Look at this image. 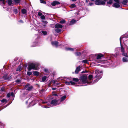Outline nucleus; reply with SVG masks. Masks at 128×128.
Returning <instances> with one entry per match:
<instances>
[{
	"instance_id": "nucleus-1",
	"label": "nucleus",
	"mask_w": 128,
	"mask_h": 128,
	"mask_svg": "<svg viewBox=\"0 0 128 128\" xmlns=\"http://www.w3.org/2000/svg\"><path fill=\"white\" fill-rule=\"evenodd\" d=\"M87 77L86 76L82 75L80 78L79 80L84 84L88 83V82L87 80Z\"/></svg>"
},
{
	"instance_id": "nucleus-2",
	"label": "nucleus",
	"mask_w": 128,
	"mask_h": 128,
	"mask_svg": "<svg viewBox=\"0 0 128 128\" xmlns=\"http://www.w3.org/2000/svg\"><path fill=\"white\" fill-rule=\"evenodd\" d=\"M36 65L35 64L31 63L28 66V69L29 71H30L32 69L37 70V69L35 68Z\"/></svg>"
},
{
	"instance_id": "nucleus-3",
	"label": "nucleus",
	"mask_w": 128,
	"mask_h": 128,
	"mask_svg": "<svg viewBox=\"0 0 128 128\" xmlns=\"http://www.w3.org/2000/svg\"><path fill=\"white\" fill-rule=\"evenodd\" d=\"M91 1H94L95 0H90ZM94 3L96 5H104L106 4V3L104 1L101 0H96L94 2Z\"/></svg>"
},
{
	"instance_id": "nucleus-4",
	"label": "nucleus",
	"mask_w": 128,
	"mask_h": 128,
	"mask_svg": "<svg viewBox=\"0 0 128 128\" xmlns=\"http://www.w3.org/2000/svg\"><path fill=\"white\" fill-rule=\"evenodd\" d=\"M2 78L4 80H10L12 78V76H8V74H4L2 77Z\"/></svg>"
},
{
	"instance_id": "nucleus-5",
	"label": "nucleus",
	"mask_w": 128,
	"mask_h": 128,
	"mask_svg": "<svg viewBox=\"0 0 128 128\" xmlns=\"http://www.w3.org/2000/svg\"><path fill=\"white\" fill-rule=\"evenodd\" d=\"M58 100L56 99L53 100H51L50 104L54 106H56L59 105L60 103H58Z\"/></svg>"
},
{
	"instance_id": "nucleus-6",
	"label": "nucleus",
	"mask_w": 128,
	"mask_h": 128,
	"mask_svg": "<svg viewBox=\"0 0 128 128\" xmlns=\"http://www.w3.org/2000/svg\"><path fill=\"white\" fill-rule=\"evenodd\" d=\"M30 84H27L25 86V87L26 88L28 91H30L33 88V87L32 86H29Z\"/></svg>"
},
{
	"instance_id": "nucleus-7",
	"label": "nucleus",
	"mask_w": 128,
	"mask_h": 128,
	"mask_svg": "<svg viewBox=\"0 0 128 128\" xmlns=\"http://www.w3.org/2000/svg\"><path fill=\"white\" fill-rule=\"evenodd\" d=\"M60 4V3L57 0L54 1L51 4V5L53 6H55L56 5H58Z\"/></svg>"
},
{
	"instance_id": "nucleus-8",
	"label": "nucleus",
	"mask_w": 128,
	"mask_h": 128,
	"mask_svg": "<svg viewBox=\"0 0 128 128\" xmlns=\"http://www.w3.org/2000/svg\"><path fill=\"white\" fill-rule=\"evenodd\" d=\"M51 44L52 46H55L56 47H57L58 46V42L56 41H52L51 42Z\"/></svg>"
},
{
	"instance_id": "nucleus-9",
	"label": "nucleus",
	"mask_w": 128,
	"mask_h": 128,
	"mask_svg": "<svg viewBox=\"0 0 128 128\" xmlns=\"http://www.w3.org/2000/svg\"><path fill=\"white\" fill-rule=\"evenodd\" d=\"M80 70V67L79 66L76 68L75 71V73L76 74H78Z\"/></svg>"
},
{
	"instance_id": "nucleus-10",
	"label": "nucleus",
	"mask_w": 128,
	"mask_h": 128,
	"mask_svg": "<svg viewBox=\"0 0 128 128\" xmlns=\"http://www.w3.org/2000/svg\"><path fill=\"white\" fill-rule=\"evenodd\" d=\"M112 6L115 8H118L120 7V5L118 3H114L112 5Z\"/></svg>"
},
{
	"instance_id": "nucleus-11",
	"label": "nucleus",
	"mask_w": 128,
	"mask_h": 128,
	"mask_svg": "<svg viewBox=\"0 0 128 128\" xmlns=\"http://www.w3.org/2000/svg\"><path fill=\"white\" fill-rule=\"evenodd\" d=\"M62 27L63 26L62 25L58 24H56L55 26V28H62Z\"/></svg>"
},
{
	"instance_id": "nucleus-12",
	"label": "nucleus",
	"mask_w": 128,
	"mask_h": 128,
	"mask_svg": "<svg viewBox=\"0 0 128 128\" xmlns=\"http://www.w3.org/2000/svg\"><path fill=\"white\" fill-rule=\"evenodd\" d=\"M102 57H104V56L102 54L100 53L98 54L96 57V58L98 59H101V58Z\"/></svg>"
},
{
	"instance_id": "nucleus-13",
	"label": "nucleus",
	"mask_w": 128,
	"mask_h": 128,
	"mask_svg": "<svg viewBox=\"0 0 128 128\" xmlns=\"http://www.w3.org/2000/svg\"><path fill=\"white\" fill-rule=\"evenodd\" d=\"M120 49H121V52L122 53H124V47L122 46L121 44H120Z\"/></svg>"
},
{
	"instance_id": "nucleus-14",
	"label": "nucleus",
	"mask_w": 128,
	"mask_h": 128,
	"mask_svg": "<svg viewBox=\"0 0 128 128\" xmlns=\"http://www.w3.org/2000/svg\"><path fill=\"white\" fill-rule=\"evenodd\" d=\"M76 21L74 19H72L71 21L70 22V25H72L75 23Z\"/></svg>"
},
{
	"instance_id": "nucleus-15",
	"label": "nucleus",
	"mask_w": 128,
	"mask_h": 128,
	"mask_svg": "<svg viewBox=\"0 0 128 128\" xmlns=\"http://www.w3.org/2000/svg\"><path fill=\"white\" fill-rule=\"evenodd\" d=\"M33 73L34 76H38L40 74L39 72L37 71H34Z\"/></svg>"
},
{
	"instance_id": "nucleus-16",
	"label": "nucleus",
	"mask_w": 128,
	"mask_h": 128,
	"mask_svg": "<svg viewBox=\"0 0 128 128\" xmlns=\"http://www.w3.org/2000/svg\"><path fill=\"white\" fill-rule=\"evenodd\" d=\"M21 12L23 14H26L27 13V10L24 8H23L21 10Z\"/></svg>"
},
{
	"instance_id": "nucleus-17",
	"label": "nucleus",
	"mask_w": 128,
	"mask_h": 128,
	"mask_svg": "<svg viewBox=\"0 0 128 128\" xmlns=\"http://www.w3.org/2000/svg\"><path fill=\"white\" fill-rule=\"evenodd\" d=\"M66 98V95H64L62 97L60 98V102H62L64 101L65 99Z\"/></svg>"
},
{
	"instance_id": "nucleus-18",
	"label": "nucleus",
	"mask_w": 128,
	"mask_h": 128,
	"mask_svg": "<svg viewBox=\"0 0 128 128\" xmlns=\"http://www.w3.org/2000/svg\"><path fill=\"white\" fill-rule=\"evenodd\" d=\"M22 70V68H21L20 66L19 65L16 68V71H20Z\"/></svg>"
},
{
	"instance_id": "nucleus-19",
	"label": "nucleus",
	"mask_w": 128,
	"mask_h": 128,
	"mask_svg": "<svg viewBox=\"0 0 128 128\" xmlns=\"http://www.w3.org/2000/svg\"><path fill=\"white\" fill-rule=\"evenodd\" d=\"M128 2V0H123L122 2V4L123 5H126V4Z\"/></svg>"
},
{
	"instance_id": "nucleus-20",
	"label": "nucleus",
	"mask_w": 128,
	"mask_h": 128,
	"mask_svg": "<svg viewBox=\"0 0 128 128\" xmlns=\"http://www.w3.org/2000/svg\"><path fill=\"white\" fill-rule=\"evenodd\" d=\"M54 30L55 31L58 33L62 31V30L61 29L58 28L54 29Z\"/></svg>"
},
{
	"instance_id": "nucleus-21",
	"label": "nucleus",
	"mask_w": 128,
	"mask_h": 128,
	"mask_svg": "<svg viewBox=\"0 0 128 128\" xmlns=\"http://www.w3.org/2000/svg\"><path fill=\"white\" fill-rule=\"evenodd\" d=\"M47 77L46 76H44L42 78V82H44L46 80Z\"/></svg>"
},
{
	"instance_id": "nucleus-22",
	"label": "nucleus",
	"mask_w": 128,
	"mask_h": 128,
	"mask_svg": "<svg viewBox=\"0 0 128 128\" xmlns=\"http://www.w3.org/2000/svg\"><path fill=\"white\" fill-rule=\"evenodd\" d=\"M72 79L73 81L76 82H78L79 80V79L78 78H73Z\"/></svg>"
},
{
	"instance_id": "nucleus-23",
	"label": "nucleus",
	"mask_w": 128,
	"mask_h": 128,
	"mask_svg": "<svg viewBox=\"0 0 128 128\" xmlns=\"http://www.w3.org/2000/svg\"><path fill=\"white\" fill-rule=\"evenodd\" d=\"M122 61L123 62H128V58L126 57H124L122 58Z\"/></svg>"
},
{
	"instance_id": "nucleus-24",
	"label": "nucleus",
	"mask_w": 128,
	"mask_h": 128,
	"mask_svg": "<svg viewBox=\"0 0 128 128\" xmlns=\"http://www.w3.org/2000/svg\"><path fill=\"white\" fill-rule=\"evenodd\" d=\"M8 4L10 5L11 6L12 4V0H8Z\"/></svg>"
},
{
	"instance_id": "nucleus-25",
	"label": "nucleus",
	"mask_w": 128,
	"mask_h": 128,
	"mask_svg": "<svg viewBox=\"0 0 128 128\" xmlns=\"http://www.w3.org/2000/svg\"><path fill=\"white\" fill-rule=\"evenodd\" d=\"M66 49L67 50H70L71 51H73L74 50V49L73 48H66Z\"/></svg>"
},
{
	"instance_id": "nucleus-26",
	"label": "nucleus",
	"mask_w": 128,
	"mask_h": 128,
	"mask_svg": "<svg viewBox=\"0 0 128 128\" xmlns=\"http://www.w3.org/2000/svg\"><path fill=\"white\" fill-rule=\"evenodd\" d=\"M66 22V21L64 19H62L60 22V23L61 24H64Z\"/></svg>"
},
{
	"instance_id": "nucleus-27",
	"label": "nucleus",
	"mask_w": 128,
	"mask_h": 128,
	"mask_svg": "<svg viewBox=\"0 0 128 128\" xmlns=\"http://www.w3.org/2000/svg\"><path fill=\"white\" fill-rule=\"evenodd\" d=\"M14 2L17 4H18L20 3L21 0H14Z\"/></svg>"
},
{
	"instance_id": "nucleus-28",
	"label": "nucleus",
	"mask_w": 128,
	"mask_h": 128,
	"mask_svg": "<svg viewBox=\"0 0 128 128\" xmlns=\"http://www.w3.org/2000/svg\"><path fill=\"white\" fill-rule=\"evenodd\" d=\"M13 11L15 14H16L18 12V10L16 8H14V9Z\"/></svg>"
},
{
	"instance_id": "nucleus-29",
	"label": "nucleus",
	"mask_w": 128,
	"mask_h": 128,
	"mask_svg": "<svg viewBox=\"0 0 128 128\" xmlns=\"http://www.w3.org/2000/svg\"><path fill=\"white\" fill-rule=\"evenodd\" d=\"M93 77V76L92 74L89 75L88 76V79L90 80H91L92 79V78Z\"/></svg>"
},
{
	"instance_id": "nucleus-30",
	"label": "nucleus",
	"mask_w": 128,
	"mask_h": 128,
	"mask_svg": "<svg viewBox=\"0 0 128 128\" xmlns=\"http://www.w3.org/2000/svg\"><path fill=\"white\" fill-rule=\"evenodd\" d=\"M41 32L44 35H46L47 34V32L46 31H42Z\"/></svg>"
},
{
	"instance_id": "nucleus-31",
	"label": "nucleus",
	"mask_w": 128,
	"mask_h": 128,
	"mask_svg": "<svg viewBox=\"0 0 128 128\" xmlns=\"http://www.w3.org/2000/svg\"><path fill=\"white\" fill-rule=\"evenodd\" d=\"M76 6V5L74 4H71L70 6V7L71 8H73L75 7Z\"/></svg>"
},
{
	"instance_id": "nucleus-32",
	"label": "nucleus",
	"mask_w": 128,
	"mask_h": 128,
	"mask_svg": "<svg viewBox=\"0 0 128 128\" xmlns=\"http://www.w3.org/2000/svg\"><path fill=\"white\" fill-rule=\"evenodd\" d=\"M94 77L96 78H101V76L100 75H98V74H97Z\"/></svg>"
},
{
	"instance_id": "nucleus-33",
	"label": "nucleus",
	"mask_w": 128,
	"mask_h": 128,
	"mask_svg": "<svg viewBox=\"0 0 128 128\" xmlns=\"http://www.w3.org/2000/svg\"><path fill=\"white\" fill-rule=\"evenodd\" d=\"M1 102L2 103H4L5 102L6 103L7 102V100L6 99L4 98L1 100Z\"/></svg>"
},
{
	"instance_id": "nucleus-34",
	"label": "nucleus",
	"mask_w": 128,
	"mask_h": 128,
	"mask_svg": "<svg viewBox=\"0 0 128 128\" xmlns=\"http://www.w3.org/2000/svg\"><path fill=\"white\" fill-rule=\"evenodd\" d=\"M82 62L84 63L85 64H88V60H82Z\"/></svg>"
},
{
	"instance_id": "nucleus-35",
	"label": "nucleus",
	"mask_w": 128,
	"mask_h": 128,
	"mask_svg": "<svg viewBox=\"0 0 128 128\" xmlns=\"http://www.w3.org/2000/svg\"><path fill=\"white\" fill-rule=\"evenodd\" d=\"M76 55V56H80L81 55V53L80 52H77L75 53Z\"/></svg>"
},
{
	"instance_id": "nucleus-36",
	"label": "nucleus",
	"mask_w": 128,
	"mask_h": 128,
	"mask_svg": "<svg viewBox=\"0 0 128 128\" xmlns=\"http://www.w3.org/2000/svg\"><path fill=\"white\" fill-rule=\"evenodd\" d=\"M112 3V1H111L109 0V1L107 2V4H108L111 5Z\"/></svg>"
},
{
	"instance_id": "nucleus-37",
	"label": "nucleus",
	"mask_w": 128,
	"mask_h": 128,
	"mask_svg": "<svg viewBox=\"0 0 128 128\" xmlns=\"http://www.w3.org/2000/svg\"><path fill=\"white\" fill-rule=\"evenodd\" d=\"M122 55L128 58V56L127 55V54L125 53L124 52V53H122Z\"/></svg>"
},
{
	"instance_id": "nucleus-38",
	"label": "nucleus",
	"mask_w": 128,
	"mask_h": 128,
	"mask_svg": "<svg viewBox=\"0 0 128 128\" xmlns=\"http://www.w3.org/2000/svg\"><path fill=\"white\" fill-rule=\"evenodd\" d=\"M52 94L53 96H57L58 95L56 93V92H52Z\"/></svg>"
},
{
	"instance_id": "nucleus-39",
	"label": "nucleus",
	"mask_w": 128,
	"mask_h": 128,
	"mask_svg": "<svg viewBox=\"0 0 128 128\" xmlns=\"http://www.w3.org/2000/svg\"><path fill=\"white\" fill-rule=\"evenodd\" d=\"M40 2L41 3L46 4V1L44 0H40Z\"/></svg>"
},
{
	"instance_id": "nucleus-40",
	"label": "nucleus",
	"mask_w": 128,
	"mask_h": 128,
	"mask_svg": "<svg viewBox=\"0 0 128 128\" xmlns=\"http://www.w3.org/2000/svg\"><path fill=\"white\" fill-rule=\"evenodd\" d=\"M32 74V72H27V74L28 76H30Z\"/></svg>"
},
{
	"instance_id": "nucleus-41",
	"label": "nucleus",
	"mask_w": 128,
	"mask_h": 128,
	"mask_svg": "<svg viewBox=\"0 0 128 128\" xmlns=\"http://www.w3.org/2000/svg\"><path fill=\"white\" fill-rule=\"evenodd\" d=\"M70 83L71 84V85H74L76 84V83L75 82L71 81H70Z\"/></svg>"
},
{
	"instance_id": "nucleus-42",
	"label": "nucleus",
	"mask_w": 128,
	"mask_h": 128,
	"mask_svg": "<svg viewBox=\"0 0 128 128\" xmlns=\"http://www.w3.org/2000/svg\"><path fill=\"white\" fill-rule=\"evenodd\" d=\"M42 22L43 24H46L48 23V22L47 21L44 20H42Z\"/></svg>"
},
{
	"instance_id": "nucleus-43",
	"label": "nucleus",
	"mask_w": 128,
	"mask_h": 128,
	"mask_svg": "<svg viewBox=\"0 0 128 128\" xmlns=\"http://www.w3.org/2000/svg\"><path fill=\"white\" fill-rule=\"evenodd\" d=\"M21 80H19V79H17L16 80V81L15 82L17 83H18L19 82H21Z\"/></svg>"
},
{
	"instance_id": "nucleus-44",
	"label": "nucleus",
	"mask_w": 128,
	"mask_h": 128,
	"mask_svg": "<svg viewBox=\"0 0 128 128\" xmlns=\"http://www.w3.org/2000/svg\"><path fill=\"white\" fill-rule=\"evenodd\" d=\"M40 18L44 20L45 19V16L44 15H42L40 16Z\"/></svg>"
},
{
	"instance_id": "nucleus-45",
	"label": "nucleus",
	"mask_w": 128,
	"mask_h": 128,
	"mask_svg": "<svg viewBox=\"0 0 128 128\" xmlns=\"http://www.w3.org/2000/svg\"><path fill=\"white\" fill-rule=\"evenodd\" d=\"M65 83L66 85H70V82H68L67 81H66L65 82Z\"/></svg>"
},
{
	"instance_id": "nucleus-46",
	"label": "nucleus",
	"mask_w": 128,
	"mask_h": 128,
	"mask_svg": "<svg viewBox=\"0 0 128 128\" xmlns=\"http://www.w3.org/2000/svg\"><path fill=\"white\" fill-rule=\"evenodd\" d=\"M44 71L45 72H46V73L48 72V69L46 68L44 69Z\"/></svg>"
},
{
	"instance_id": "nucleus-47",
	"label": "nucleus",
	"mask_w": 128,
	"mask_h": 128,
	"mask_svg": "<svg viewBox=\"0 0 128 128\" xmlns=\"http://www.w3.org/2000/svg\"><path fill=\"white\" fill-rule=\"evenodd\" d=\"M11 95L10 94V93H8L7 95V96L8 98H9L10 96Z\"/></svg>"
},
{
	"instance_id": "nucleus-48",
	"label": "nucleus",
	"mask_w": 128,
	"mask_h": 128,
	"mask_svg": "<svg viewBox=\"0 0 128 128\" xmlns=\"http://www.w3.org/2000/svg\"><path fill=\"white\" fill-rule=\"evenodd\" d=\"M38 14L39 16H41L42 15V13L40 12H39L38 13Z\"/></svg>"
},
{
	"instance_id": "nucleus-49",
	"label": "nucleus",
	"mask_w": 128,
	"mask_h": 128,
	"mask_svg": "<svg viewBox=\"0 0 128 128\" xmlns=\"http://www.w3.org/2000/svg\"><path fill=\"white\" fill-rule=\"evenodd\" d=\"M1 90L2 91H4V88L3 87H2L1 88Z\"/></svg>"
},
{
	"instance_id": "nucleus-50",
	"label": "nucleus",
	"mask_w": 128,
	"mask_h": 128,
	"mask_svg": "<svg viewBox=\"0 0 128 128\" xmlns=\"http://www.w3.org/2000/svg\"><path fill=\"white\" fill-rule=\"evenodd\" d=\"M10 94V95L12 97H14V93L13 92H11Z\"/></svg>"
},
{
	"instance_id": "nucleus-51",
	"label": "nucleus",
	"mask_w": 128,
	"mask_h": 128,
	"mask_svg": "<svg viewBox=\"0 0 128 128\" xmlns=\"http://www.w3.org/2000/svg\"><path fill=\"white\" fill-rule=\"evenodd\" d=\"M18 22H20V23H24V22L23 21L21 20H19L18 21Z\"/></svg>"
},
{
	"instance_id": "nucleus-52",
	"label": "nucleus",
	"mask_w": 128,
	"mask_h": 128,
	"mask_svg": "<svg viewBox=\"0 0 128 128\" xmlns=\"http://www.w3.org/2000/svg\"><path fill=\"white\" fill-rule=\"evenodd\" d=\"M88 72V71H87V70H85V71H83L82 72V73H86V72Z\"/></svg>"
},
{
	"instance_id": "nucleus-53",
	"label": "nucleus",
	"mask_w": 128,
	"mask_h": 128,
	"mask_svg": "<svg viewBox=\"0 0 128 128\" xmlns=\"http://www.w3.org/2000/svg\"><path fill=\"white\" fill-rule=\"evenodd\" d=\"M2 3L4 4H5L6 2V1L5 0H4L2 1Z\"/></svg>"
},
{
	"instance_id": "nucleus-54",
	"label": "nucleus",
	"mask_w": 128,
	"mask_h": 128,
	"mask_svg": "<svg viewBox=\"0 0 128 128\" xmlns=\"http://www.w3.org/2000/svg\"><path fill=\"white\" fill-rule=\"evenodd\" d=\"M114 1L116 3H118L119 2V0H114Z\"/></svg>"
},
{
	"instance_id": "nucleus-55",
	"label": "nucleus",
	"mask_w": 128,
	"mask_h": 128,
	"mask_svg": "<svg viewBox=\"0 0 128 128\" xmlns=\"http://www.w3.org/2000/svg\"><path fill=\"white\" fill-rule=\"evenodd\" d=\"M89 4L90 5V6H91L93 4L92 3L90 2L89 3Z\"/></svg>"
},
{
	"instance_id": "nucleus-56",
	"label": "nucleus",
	"mask_w": 128,
	"mask_h": 128,
	"mask_svg": "<svg viewBox=\"0 0 128 128\" xmlns=\"http://www.w3.org/2000/svg\"><path fill=\"white\" fill-rule=\"evenodd\" d=\"M122 2H120L119 1V2H118V4H119L120 5L121 4V3H122Z\"/></svg>"
},
{
	"instance_id": "nucleus-57",
	"label": "nucleus",
	"mask_w": 128,
	"mask_h": 128,
	"mask_svg": "<svg viewBox=\"0 0 128 128\" xmlns=\"http://www.w3.org/2000/svg\"><path fill=\"white\" fill-rule=\"evenodd\" d=\"M56 88H52V90H56Z\"/></svg>"
},
{
	"instance_id": "nucleus-58",
	"label": "nucleus",
	"mask_w": 128,
	"mask_h": 128,
	"mask_svg": "<svg viewBox=\"0 0 128 128\" xmlns=\"http://www.w3.org/2000/svg\"><path fill=\"white\" fill-rule=\"evenodd\" d=\"M121 37H120V44H121Z\"/></svg>"
},
{
	"instance_id": "nucleus-59",
	"label": "nucleus",
	"mask_w": 128,
	"mask_h": 128,
	"mask_svg": "<svg viewBox=\"0 0 128 128\" xmlns=\"http://www.w3.org/2000/svg\"><path fill=\"white\" fill-rule=\"evenodd\" d=\"M44 14H47V15H50V14H48V13H44Z\"/></svg>"
},
{
	"instance_id": "nucleus-60",
	"label": "nucleus",
	"mask_w": 128,
	"mask_h": 128,
	"mask_svg": "<svg viewBox=\"0 0 128 128\" xmlns=\"http://www.w3.org/2000/svg\"><path fill=\"white\" fill-rule=\"evenodd\" d=\"M27 67V64L26 65L25 67V68H26Z\"/></svg>"
},
{
	"instance_id": "nucleus-61",
	"label": "nucleus",
	"mask_w": 128,
	"mask_h": 128,
	"mask_svg": "<svg viewBox=\"0 0 128 128\" xmlns=\"http://www.w3.org/2000/svg\"><path fill=\"white\" fill-rule=\"evenodd\" d=\"M36 85H37L38 87H40V86L38 84H36Z\"/></svg>"
},
{
	"instance_id": "nucleus-62",
	"label": "nucleus",
	"mask_w": 128,
	"mask_h": 128,
	"mask_svg": "<svg viewBox=\"0 0 128 128\" xmlns=\"http://www.w3.org/2000/svg\"><path fill=\"white\" fill-rule=\"evenodd\" d=\"M73 2L76 1V0H72Z\"/></svg>"
},
{
	"instance_id": "nucleus-63",
	"label": "nucleus",
	"mask_w": 128,
	"mask_h": 128,
	"mask_svg": "<svg viewBox=\"0 0 128 128\" xmlns=\"http://www.w3.org/2000/svg\"><path fill=\"white\" fill-rule=\"evenodd\" d=\"M56 84L57 85H59L60 84L59 83H58Z\"/></svg>"
},
{
	"instance_id": "nucleus-64",
	"label": "nucleus",
	"mask_w": 128,
	"mask_h": 128,
	"mask_svg": "<svg viewBox=\"0 0 128 128\" xmlns=\"http://www.w3.org/2000/svg\"><path fill=\"white\" fill-rule=\"evenodd\" d=\"M86 3H88V2L87 0H86Z\"/></svg>"
}]
</instances>
